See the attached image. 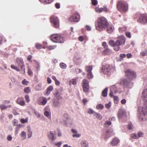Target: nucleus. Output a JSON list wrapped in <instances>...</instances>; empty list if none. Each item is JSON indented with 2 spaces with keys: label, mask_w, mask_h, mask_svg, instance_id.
Returning <instances> with one entry per match:
<instances>
[{
  "label": "nucleus",
  "mask_w": 147,
  "mask_h": 147,
  "mask_svg": "<svg viewBox=\"0 0 147 147\" xmlns=\"http://www.w3.org/2000/svg\"><path fill=\"white\" fill-rule=\"evenodd\" d=\"M125 75L129 79L131 80L135 79L136 76V73L130 69H128L125 71Z\"/></svg>",
  "instance_id": "obj_7"
},
{
  "label": "nucleus",
  "mask_w": 147,
  "mask_h": 147,
  "mask_svg": "<svg viewBox=\"0 0 147 147\" xmlns=\"http://www.w3.org/2000/svg\"><path fill=\"white\" fill-rule=\"evenodd\" d=\"M80 18L79 14L78 13H76L69 18V20L72 22H78L80 20Z\"/></svg>",
  "instance_id": "obj_12"
},
{
  "label": "nucleus",
  "mask_w": 147,
  "mask_h": 147,
  "mask_svg": "<svg viewBox=\"0 0 147 147\" xmlns=\"http://www.w3.org/2000/svg\"><path fill=\"white\" fill-rule=\"evenodd\" d=\"M95 11L97 13H100L102 11L105 12L107 11V8L106 7L101 8L96 7L95 9Z\"/></svg>",
  "instance_id": "obj_17"
},
{
  "label": "nucleus",
  "mask_w": 147,
  "mask_h": 147,
  "mask_svg": "<svg viewBox=\"0 0 147 147\" xmlns=\"http://www.w3.org/2000/svg\"><path fill=\"white\" fill-rule=\"evenodd\" d=\"M140 55L142 56L147 55V50H146L142 51L140 54Z\"/></svg>",
  "instance_id": "obj_35"
},
{
  "label": "nucleus",
  "mask_w": 147,
  "mask_h": 147,
  "mask_svg": "<svg viewBox=\"0 0 147 147\" xmlns=\"http://www.w3.org/2000/svg\"><path fill=\"white\" fill-rule=\"evenodd\" d=\"M17 102L20 105L23 106L25 105V102L23 99L20 98H18L16 100Z\"/></svg>",
  "instance_id": "obj_21"
},
{
  "label": "nucleus",
  "mask_w": 147,
  "mask_h": 147,
  "mask_svg": "<svg viewBox=\"0 0 147 147\" xmlns=\"http://www.w3.org/2000/svg\"><path fill=\"white\" fill-rule=\"evenodd\" d=\"M35 115L38 118H40V114L37 112L35 111L34 112Z\"/></svg>",
  "instance_id": "obj_62"
},
{
  "label": "nucleus",
  "mask_w": 147,
  "mask_h": 147,
  "mask_svg": "<svg viewBox=\"0 0 147 147\" xmlns=\"http://www.w3.org/2000/svg\"><path fill=\"white\" fill-rule=\"evenodd\" d=\"M96 107L97 109H102L104 108V106L101 104H99L96 106Z\"/></svg>",
  "instance_id": "obj_40"
},
{
  "label": "nucleus",
  "mask_w": 147,
  "mask_h": 147,
  "mask_svg": "<svg viewBox=\"0 0 147 147\" xmlns=\"http://www.w3.org/2000/svg\"><path fill=\"white\" fill-rule=\"evenodd\" d=\"M60 67L63 69H65L66 67V65L63 63H61L60 64Z\"/></svg>",
  "instance_id": "obj_44"
},
{
  "label": "nucleus",
  "mask_w": 147,
  "mask_h": 147,
  "mask_svg": "<svg viewBox=\"0 0 147 147\" xmlns=\"http://www.w3.org/2000/svg\"><path fill=\"white\" fill-rule=\"evenodd\" d=\"M111 124V122L109 121H107L104 124V126L105 127H108Z\"/></svg>",
  "instance_id": "obj_43"
},
{
  "label": "nucleus",
  "mask_w": 147,
  "mask_h": 147,
  "mask_svg": "<svg viewBox=\"0 0 147 147\" xmlns=\"http://www.w3.org/2000/svg\"><path fill=\"white\" fill-rule=\"evenodd\" d=\"M82 147H88V144L86 141H83L81 142Z\"/></svg>",
  "instance_id": "obj_28"
},
{
  "label": "nucleus",
  "mask_w": 147,
  "mask_h": 147,
  "mask_svg": "<svg viewBox=\"0 0 147 147\" xmlns=\"http://www.w3.org/2000/svg\"><path fill=\"white\" fill-rule=\"evenodd\" d=\"M106 27L107 28V32L109 33H111L114 29L113 26L111 25L108 24Z\"/></svg>",
  "instance_id": "obj_19"
},
{
  "label": "nucleus",
  "mask_w": 147,
  "mask_h": 147,
  "mask_svg": "<svg viewBox=\"0 0 147 147\" xmlns=\"http://www.w3.org/2000/svg\"><path fill=\"white\" fill-rule=\"evenodd\" d=\"M86 70L88 72V78L89 79L92 78L93 77V76L91 72L92 69V67L91 66H86L85 68Z\"/></svg>",
  "instance_id": "obj_16"
},
{
  "label": "nucleus",
  "mask_w": 147,
  "mask_h": 147,
  "mask_svg": "<svg viewBox=\"0 0 147 147\" xmlns=\"http://www.w3.org/2000/svg\"><path fill=\"white\" fill-rule=\"evenodd\" d=\"M54 95V96L58 99H60L61 98V97L60 96L59 93L57 90L55 91Z\"/></svg>",
  "instance_id": "obj_29"
},
{
  "label": "nucleus",
  "mask_w": 147,
  "mask_h": 147,
  "mask_svg": "<svg viewBox=\"0 0 147 147\" xmlns=\"http://www.w3.org/2000/svg\"><path fill=\"white\" fill-rule=\"evenodd\" d=\"M16 63L18 66H20L24 71L23 74L25 73V66L24 64V62L22 59L20 58L16 60Z\"/></svg>",
  "instance_id": "obj_13"
},
{
  "label": "nucleus",
  "mask_w": 147,
  "mask_h": 147,
  "mask_svg": "<svg viewBox=\"0 0 147 147\" xmlns=\"http://www.w3.org/2000/svg\"><path fill=\"white\" fill-rule=\"evenodd\" d=\"M55 6L57 9H59L60 8V4L59 3H57L55 4Z\"/></svg>",
  "instance_id": "obj_61"
},
{
  "label": "nucleus",
  "mask_w": 147,
  "mask_h": 147,
  "mask_svg": "<svg viewBox=\"0 0 147 147\" xmlns=\"http://www.w3.org/2000/svg\"><path fill=\"white\" fill-rule=\"evenodd\" d=\"M111 67V66L109 64L103 66L101 71L104 74H107L110 72Z\"/></svg>",
  "instance_id": "obj_15"
},
{
  "label": "nucleus",
  "mask_w": 147,
  "mask_h": 147,
  "mask_svg": "<svg viewBox=\"0 0 147 147\" xmlns=\"http://www.w3.org/2000/svg\"><path fill=\"white\" fill-rule=\"evenodd\" d=\"M130 137L131 138L134 139H138V137L137 136V135L136 134H132L130 135Z\"/></svg>",
  "instance_id": "obj_39"
},
{
  "label": "nucleus",
  "mask_w": 147,
  "mask_h": 147,
  "mask_svg": "<svg viewBox=\"0 0 147 147\" xmlns=\"http://www.w3.org/2000/svg\"><path fill=\"white\" fill-rule=\"evenodd\" d=\"M83 90L85 92H87L88 91L89 88L88 82L87 79H84L83 80Z\"/></svg>",
  "instance_id": "obj_14"
},
{
  "label": "nucleus",
  "mask_w": 147,
  "mask_h": 147,
  "mask_svg": "<svg viewBox=\"0 0 147 147\" xmlns=\"http://www.w3.org/2000/svg\"><path fill=\"white\" fill-rule=\"evenodd\" d=\"M143 133L142 132H138V135H137V136L138 137V139L140 137H141L143 136Z\"/></svg>",
  "instance_id": "obj_52"
},
{
  "label": "nucleus",
  "mask_w": 147,
  "mask_h": 147,
  "mask_svg": "<svg viewBox=\"0 0 147 147\" xmlns=\"http://www.w3.org/2000/svg\"><path fill=\"white\" fill-rule=\"evenodd\" d=\"M44 115L46 117H48L49 115V113L47 111H46L44 112Z\"/></svg>",
  "instance_id": "obj_64"
},
{
  "label": "nucleus",
  "mask_w": 147,
  "mask_h": 147,
  "mask_svg": "<svg viewBox=\"0 0 147 147\" xmlns=\"http://www.w3.org/2000/svg\"><path fill=\"white\" fill-rule=\"evenodd\" d=\"M111 106V102H109L108 103L106 104L105 105V107L107 109H109Z\"/></svg>",
  "instance_id": "obj_50"
},
{
  "label": "nucleus",
  "mask_w": 147,
  "mask_h": 147,
  "mask_svg": "<svg viewBox=\"0 0 147 147\" xmlns=\"http://www.w3.org/2000/svg\"><path fill=\"white\" fill-rule=\"evenodd\" d=\"M117 115L119 119L120 120L125 119L126 117V111L122 109H120L118 111Z\"/></svg>",
  "instance_id": "obj_10"
},
{
  "label": "nucleus",
  "mask_w": 147,
  "mask_h": 147,
  "mask_svg": "<svg viewBox=\"0 0 147 147\" xmlns=\"http://www.w3.org/2000/svg\"><path fill=\"white\" fill-rule=\"evenodd\" d=\"M97 22L95 25L96 28L99 31H102L108 24L107 19L103 17L99 18L97 20Z\"/></svg>",
  "instance_id": "obj_2"
},
{
  "label": "nucleus",
  "mask_w": 147,
  "mask_h": 147,
  "mask_svg": "<svg viewBox=\"0 0 147 147\" xmlns=\"http://www.w3.org/2000/svg\"><path fill=\"white\" fill-rule=\"evenodd\" d=\"M28 121V118H26L25 119H24V118H22L20 119V121L22 123H27Z\"/></svg>",
  "instance_id": "obj_36"
},
{
  "label": "nucleus",
  "mask_w": 147,
  "mask_h": 147,
  "mask_svg": "<svg viewBox=\"0 0 147 147\" xmlns=\"http://www.w3.org/2000/svg\"><path fill=\"white\" fill-rule=\"evenodd\" d=\"M55 135V133H53L52 131H50L48 135V137L49 139L53 141L55 140L56 139V137Z\"/></svg>",
  "instance_id": "obj_18"
},
{
  "label": "nucleus",
  "mask_w": 147,
  "mask_h": 147,
  "mask_svg": "<svg viewBox=\"0 0 147 147\" xmlns=\"http://www.w3.org/2000/svg\"><path fill=\"white\" fill-rule=\"evenodd\" d=\"M51 39L55 43H63L64 42V38L58 34H53L51 36Z\"/></svg>",
  "instance_id": "obj_4"
},
{
  "label": "nucleus",
  "mask_w": 147,
  "mask_h": 147,
  "mask_svg": "<svg viewBox=\"0 0 147 147\" xmlns=\"http://www.w3.org/2000/svg\"><path fill=\"white\" fill-rule=\"evenodd\" d=\"M76 80L74 79H72L69 81V84L71 85L72 84L73 85H75L76 84Z\"/></svg>",
  "instance_id": "obj_41"
},
{
  "label": "nucleus",
  "mask_w": 147,
  "mask_h": 147,
  "mask_svg": "<svg viewBox=\"0 0 147 147\" xmlns=\"http://www.w3.org/2000/svg\"><path fill=\"white\" fill-rule=\"evenodd\" d=\"M30 89L29 87H27L24 88V91L26 93H28L30 92Z\"/></svg>",
  "instance_id": "obj_38"
},
{
  "label": "nucleus",
  "mask_w": 147,
  "mask_h": 147,
  "mask_svg": "<svg viewBox=\"0 0 147 147\" xmlns=\"http://www.w3.org/2000/svg\"><path fill=\"white\" fill-rule=\"evenodd\" d=\"M126 36L129 38H130L131 37V35L130 32H127L125 33Z\"/></svg>",
  "instance_id": "obj_60"
},
{
  "label": "nucleus",
  "mask_w": 147,
  "mask_h": 147,
  "mask_svg": "<svg viewBox=\"0 0 147 147\" xmlns=\"http://www.w3.org/2000/svg\"><path fill=\"white\" fill-rule=\"evenodd\" d=\"M95 112L94 111L92 110L91 109H88V113L89 114H94Z\"/></svg>",
  "instance_id": "obj_46"
},
{
  "label": "nucleus",
  "mask_w": 147,
  "mask_h": 147,
  "mask_svg": "<svg viewBox=\"0 0 147 147\" xmlns=\"http://www.w3.org/2000/svg\"><path fill=\"white\" fill-rule=\"evenodd\" d=\"M22 137L23 138H22V140H24L26 138V133L24 131H22L21 134Z\"/></svg>",
  "instance_id": "obj_34"
},
{
  "label": "nucleus",
  "mask_w": 147,
  "mask_h": 147,
  "mask_svg": "<svg viewBox=\"0 0 147 147\" xmlns=\"http://www.w3.org/2000/svg\"><path fill=\"white\" fill-rule=\"evenodd\" d=\"M114 134L113 130L111 129L108 130L106 132L103 133L101 135V138L104 140H107L111 136Z\"/></svg>",
  "instance_id": "obj_9"
},
{
  "label": "nucleus",
  "mask_w": 147,
  "mask_h": 147,
  "mask_svg": "<svg viewBox=\"0 0 147 147\" xmlns=\"http://www.w3.org/2000/svg\"><path fill=\"white\" fill-rule=\"evenodd\" d=\"M126 56H127V58L128 59L131 58L132 56L131 54L130 53L127 54Z\"/></svg>",
  "instance_id": "obj_63"
},
{
  "label": "nucleus",
  "mask_w": 147,
  "mask_h": 147,
  "mask_svg": "<svg viewBox=\"0 0 147 147\" xmlns=\"http://www.w3.org/2000/svg\"><path fill=\"white\" fill-rule=\"evenodd\" d=\"M142 96L144 100V106L142 107H139L138 111L140 113L139 117L143 120L147 119V89L143 91Z\"/></svg>",
  "instance_id": "obj_1"
},
{
  "label": "nucleus",
  "mask_w": 147,
  "mask_h": 147,
  "mask_svg": "<svg viewBox=\"0 0 147 147\" xmlns=\"http://www.w3.org/2000/svg\"><path fill=\"white\" fill-rule=\"evenodd\" d=\"M117 6L119 10L126 11L128 10L127 4L124 1H119Z\"/></svg>",
  "instance_id": "obj_6"
},
{
  "label": "nucleus",
  "mask_w": 147,
  "mask_h": 147,
  "mask_svg": "<svg viewBox=\"0 0 147 147\" xmlns=\"http://www.w3.org/2000/svg\"><path fill=\"white\" fill-rule=\"evenodd\" d=\"M125 38L123 36H118L115 42V47L114 50L116 51H119L120 49V46L124 45L125 42Z\"/></svg>",
  "instance_id": "obj_3"
},
{
  "label": "nucleus",
  "mask_w": 147,
  "mask_h": 147,
  "mask_svg": "<svg viewBox=\"0 0 147 147\" xmlns=\"http://www.w3.org/2000/svg\"><path fill=\"white\" fill-rule=\"evenodd\" d=\"M7 140L9 141H11L12 139V137L10 135H8L7 136Z\"/></svg>",
  "instance_id": "obj_51"
},
{
  "label": "nucleus",
  "mask_w": 147,
  "mask_h": 147,
  "mask_svg": "<svg viewBox=\"0 0 147 147\" xmlns=\"http://www.w3.org/2000/svg\"><path fill=\"white\" fill-rule=\"evenodd\" d=\"M25 98L26 102H28L30 101V98L29 96L28 95H26L25 96Z\"/></svg>",
  "instance_id": "obj_49"
},
{
  "label": "nucleus",
  "mask_w": 147,
  "mask_h": 147,
  "mask_svg": "<svg viewBox=\"0 0 147 147\" xmlns=\"http://www.w3.org/2000/svg\"><path fill=\"white\" fill-rule=\"evenodd\" d=\"M36 47L37 49H40L41 48V45L39 43H36L35 44Z\"/></svg>",
  "instance_id": "obj_54"
},
{
  "label": "nucleus",
  "mask_w": 147,
  "mask_h": 147,
  "mask_svg": "<svg viewBox=\"0 0 147 147\" xmlns=\"http://www.w3.org/2000/svg\"><path fill=\"white\" fill-rule=\"evenodd\" d=\"M0 108L2 110H5L7 109V106L4 104L1 105H0Z\"/></svg>",
  "instance_id": "obj_37"
},
{
  "label": "nucleus",
  "mask_w": 147,
  "mask_h": 147,
  "mask_svg": "<svg viewBox=\"0 0 147 147\" xmlns=\"http://www.w3.org/2000/svg\"><path fill=\"white\" fill-rule=\"evenodd\" d=\"M50 20V21L55 28H57L59 27V21L57 17L52 16L51 17Z\"/></svg>",
  "instance_id": "obj_8"
},
{
  "label": "nucleus",
  "mask_w": 147,
  "mask_h": 147,
  "mask_svg": "<svg viewBox=\"0 0 147 147\" xmlns=\"http://www.w3.org/2000/svg\"><path fill=\"white\" fill-rule=\"evenodd\" d=\"M93 115L99 120H101L102 118V117L101 115L99 113L95 112L93 114Z\"/></svg>",
  "instance_id": "obj_27"
},
{
  "label": "nucleus",
  "mask_w": 147,
  "mask_h": 147,
  "mask_svg": "<svg viewBox=\"0 0 147 147\" xmlns=\"http://www.w3.org/2000/svg\"><path fill=\"white\" fill-rule=\"evenodd\" d=\"M92 3L93 5H96L98 3L97 1L96 0H91Z\"/></svg>",
  "instance_id": "obj_48"
},
{
  "label": "nucleus",
  "mask_w": 147,
  "mask_h": 147,
  "mask_svg": "<svg viewBox=\"0 0 147 147\" xmlns=\"http://www.w3.org/2000/svg\"><path fill=\"white\" fill-rule=\"evenodd\" d=\"M56 47L55 46H49L47 48L49 50H51L55 49Z\"/></svg>",
  "instance_id": "obj_57"
},
{
  "label": "nucleus",
  "mask_w": 147,
  "mask_h": 147,
  "mask_svg": "<svg viewBox=\"0 0 147 147\" xmlns=\"http://www.w3.org/2000/svg\"><path fill=\"white\" fill-rule=\"evenodd\" d=\"M13 126H18V121L16 119H14L13 121Z\"/></svg>",
  "instance_id": "obj_45"
},
{
  "label": "nucleus",
  "mask_w": 147,
  "mask_h": 147,
  "mask_svg": "<svg viewBox=\"0 0 147 147\" xmlns=\"http://www.w3.org/2000/svg\"><path fill=\"white\" fill-rule=\"evenodd\" d=\"M109 44L112 47H113V49L114 50V48L115 47V42L113 40H111L109 42Z\"/></svg>",
  "instance_id": "obj_33"
},
{
  "label": "nucleus",
  "mask_w": 147,
  "mask_h": 147,
  "mask_svg": "<svg viewBox=\"0 0 147 147\" xmlns=\"http://www.w3.org/2000/svg\"><path fill=\"white\" fill-rule=\"evenodd\" d=\"M47 100L46 98L43 97L42 98V100L41 103H40V105H44L47 103Z\"/></svg>",
  "instance_id": "obj_31"
},
{
  "label": "nucleus",
  "mask_w": 147,
  "mask_h": 147,
  "mask_svg": "<svg viewBox=\"0 0 147 147\" xmlns=\"http://www.w3.org/2000/svg\"><path fill=\"white\" fill-rule=\"evenodd\" d=\"M28 83L29 82L26 81L25 79L22 81V84L24 85H27Z\"/></svg>",
  "instance_id": "obj_47"
},
{
  "label": "nucleus",
  "mask_w": 147,
  "mask_h": 147,
  "mask_svg": "<svg viewBox=\"0 0 147 147\" xmlns=\"http://www.w3.org/2000/svg\"><path fill=\"white\" fill-rule=\"evenodd\" d=\"M71 131L73 133L72 137L73 138H78L80 137V135L78 134L77 131L75 129H72L71 130Z\"/></svg>",
  "instance_id": "obj_20"
},
{
  "label": "nucleus",
  "mask_w": 147,
  "mask_h": 147,
  "mask_svg": "<svg viewBox=\"0 0 147 147\" xmlns=\"http://www.w3.org/2000/svg\"><path fill=\"white\" fill-rule=\"evenodd\" d=\"M61 102L58 101H55L53 103V106L59 108L61 106Z\"/></svg>",
  "instance_id": "obj_25"
},
{
  "label": "nucleus",
  "mask_w": 147,
  "mask_h": 147,
  "mask_svg": "<svg viewBox=\"0 0 147 147\" xmlns=\"http://www.w3.org/2000/svg\"><path fill=\"white\" fill-rule=\"evenodd\" d=\"M54 144L56 146H58V147H60L61 145L62 144V143L60 142L57 143H54Z\"/></svg>",
  "instance_id": "obj_56"
},
{
  "label": "nucleus",
  "mask_w": 147,
  "mask_h": 147,
  "mask_svg": "<svg viewBox=\"0 0 147 147\" xmlns=\"http://www.w3.org/2000/svg\"><path fill=\"white\" fill-rule=\"evenodd\" d=\"M112 53L111 51L109 49L108 47L105 49L103 51V53L104 55H109Z\"/></svg>",
  "instance_id": "obj_24"
},
{
  "label": "nucleus",
  "mask_w": 147,
  "mask_h": 147,
  "mask_svg": "<svg viewBox=\"0 0 147 147\" xmlns=\"http://www.w3.org/2000/svg\"><path fill=\"white\" fill-rule=\"evenodd\" d=\"M128 129L129 130L132 129L133 128V126L131 123H129L128 125Z\"/></svg>",
  "instance_id": "obj_59"
},
{
  "label": "nucleus",
  "mask_w": 147,
  "mask_h": 147,
  "mask_svg": "<svg viewBox=\"0 0 147 147\" xmlns=\"http://www.w3.org/2000/svg\"><path fill=\"white\" fill-rule=\"evenodd\" d=\"M28 74L31 76L32 75V71L30 69H28Z\"/></svg>",
  "instance_id": "obj_58"
},
{
  "label": "nucleus",
  "mask_w": 147,
  "mask_h": 147,
  "mask_svg": "<svg viewBox=\"0 0 147 147\" xmlns=\"http://www.w3.org/2000/svg\"><path fill=\"white\" fill-rule=\"evenodd\" d=\"M138 22L142 24H146L147 23V16L144 14L140 15L137 20Z\"/></svg>",
  "instance_id": "obj_11"
},
{
  "label": "nucleus",
  "mask_w": 147,
  "mask_h": 147,
  "mask_svg": "<svg viewBox=\"0 0 147 147\" xmlns=\"http://www.w3.org/2000/svg\"><path fill=\"white\" fill-rule=\"evenodd\" d=\"M39 1L42 3H50L52 1V0H39Z\"/></svg>",
  "instance_id": "obj_42"
},
{
  "label": "nucleus",
  "mask_w": 147,
  "mask_h": 147,
  "mask_svg": "<svg viewBox=\"0 0 147 147\" xmlns=\"http://www.w3.org/2000/svg\"><path fill=\"white\" fill-rule=\"evenodd\" d=\"M53 90V87L52 86H50L49 87L47 90H46V92L45 94L47 96L48 95L50 94V92Z\"/></svg>",
  "instance_id": "obj_23"
},
{
  "label": "nucleus",
  "mask_w": 147,
  "mask_h": 147,
  "mask_svg": "<svg viewBox=\"0 0 147 147\" xmlns=\"http://www.w3.org/2000/svg\"><path fill=\"white\" fill-rule=\"evenodd\" d=\"M119 84L122 85L126 88H131L133 86V83L131 81L128 80L125 78L122 79L119 82Z\"/></svg>",
  "instance_id": "obj_5"
},
{
  "label": "nucleus",
  "mask_w": 147,
  "mask_h": 147,
  "mask_svg": "<svg viewBox=\"0 0 147 147\" xmlns=\"http://www.w3.org/2000/svg\"><path fill=\"white\" fill-rule=\"evenodd\" d=\"M118 97L117 96H115L114 97V99L115 103H117L118 101Z\"/></svg>",
  "instance_id": "obj_55"
},
{
  "label": "nucleus",
  "mask_w": 147,
  "mask_h": 147,
  "mask_svg": "<svg viewBox=\"0 0 147 147\" xmlns=\"http://www.w3.org/2000/svg\"><path fill=\"white\" fill-rule=\"evenodd\" d=\"M110 91L114 92L115 93H116L117 92L116 87L114 85L111 86L110 87Z\"/></svg>",
  "instance_id": "obj_32"
},
{
  "label": "nucleus",
  "mask_w": 147,
  "mask_h": 147,
  "mask_svg": "<svg viewBox=\"0 0 147 147\" xmlns=\"http://www.w3.org/2000/svg\"><path fill=\"white\" fill-rule=\"evenodd\" d=\"M108 90V88H106L102 91V95L103 96L105 97L107 96Z\"/></svg>",
  "instance_id": "obj_26"
},
{
  "label": "nucleus",
  "mask_w": 147,
  "mask_h": 147,
  "mask_svg": "<svg viewBox=\"0 0 147 147\" xmlns=\"http://www.w3.org/2000/svg\"><path fill=\"white\" fill-rule=\"evenodd\" d=\"M102 45L104 47L105 49L108 48V46L107 45V43L105 42H102Z\"/></svg>",
  "instance_id": "obj_53"
},
{
  "label": "nucleus",
  "mask_w": 147,
  "mask_h": 147,
  "mask_svg": "<svg viewBox=\"0 0 147 147\" xmlns=\"http://www.w3.org/2000/svg\"><path fill=\"white\" fill-rule=\"evenodd\" d=\"M41 84L39 83L35 87V89L37 91H40L42 90Z\"/></svg>",
  "instance_id": "obj_30"
},
{
  "label": "nucleus",
  "mask_w": 147,
  "mask_h": 147,
  "mask_svg": "<svg viewBox=\"0 0 147 147\" xmlns=\"http://www.w3.org/2000/svg\"><path fill=\"white\" fill-rule=\"evenodd\" d=\"M119 142V140L117 138H114L111 142V144L113 146H116Z\"/></svg>",
  "instance_id": "obj_22"
}]
</instances>
